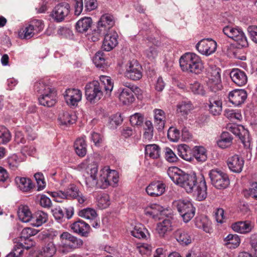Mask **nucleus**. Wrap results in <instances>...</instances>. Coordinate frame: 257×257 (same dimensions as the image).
<instances>
[{"label":"nucleus","mask_w":257,"mask_h":257,"mask_svg":"<svg viewBox=\"0 0 257 257\" xmlns=\"http://www.w3.org/2000/svg\"><path fill=\"white\" fill-rule=\"evenodd\" d=\"M147 233H148V230L142 224L136 225L133 230L131 231V234L133 236L139 239L146 238Z\"/></svg>","instance_id":"37998d69"},{"label":"nucleus","mask_w":257,"mask_h":257,"mask_svg":"<svg viewBox=\"0 0 257 257\" xmlns=\"http://www.w3.org/2000/svg\"><path fill=\"white\" fill-rule=\"evenodd\" d=\"M114 19L112 15L105 14L103 15L98 22L97 24L105 29L106 32H109L110 29L114 25Z\"/></svg>","instance_id":"7c9ffc66"},{"label":"nucleus","mask_w":257,"mask_h":257,"mask_svg":"<svg viewBox=\"0 0 257 257\" xmlns=\"http://www.w3.org/2000/svg\"><path fill=\"white\" fill-rule=\"evenodd\" d=\"M105 29L97 25L96 27L93 29L91 34L90 35V39L93 42H96L106 34Z\"/></svg>","instance_id":"de8ad7c7"},{"label":"nucleus","mask_w":257,"mask_h":257,"mask_svg":"<svg viewBox=\"0 0 257 257\" xmlns=\"http://www.w3.org/2000/svg\"><path fill=\"white\" fill-rule=\"evenodd\" d=\"M99 181L101 183L100 187L102 188H106L108 186L116 187L118 181V174L114 170L105 167L101 170Z\"/></svg>","instance_id":"20e7f679"},{"label":"nucleus","mask_w":257,"mask_h":257,"mask_svg":"<svg viewBox=\"0 0 257 257\" xmlns=\"http://www.w3.org/2000/svg\"><path fill=\"white\" fill-rule=\"evenodd\" d=\"M244 161L238 155H234L228 158L227 164L229 170L234 173H239L243 169Z\"/></svg>","instance_id":"b1692460"},{"label":"nucleus","mask_w":257,"mask_h":257,"mask_svg":"<svg viewBox=\"0 0 257 257\" xmlns=\"http://www.w3.org/2000/svg\"><path fill=\"white\" fill-rule=\"evenodd\" d=\"M253 228L254 223L250 220L239 221L231 224L234 231L244 234L250 232Z\"/></svg>","instance_id":"393cba45"},{"label":"nucleus","mask_w":257,"mask_h":257,"mask_svg":"<svg viewBox=\"0 0 257 257\" xmlns=\"http://www.w3.org/2000/svg\"><path fill=\"white\" fill-rule=\"evenodd\" d=\"M194 156L198 162H205L207 158L206 149L202 146L194 147Z\"/></svg>","instance_id":"3c124183"},{"label":"nucleus","mask_w":257,"mask_h":257,"mask_svg":"<svg viewBox=\"0 0 257 257\" xmlns=\"http://www.w3.org/2000/svg\"><path fill=\"white\" fill-rule=\"evenodd\" d=\"M154 123L158 131H162L165 126L166 117L165 112L160 109H155Z\"/></svg>","instance_id":"c756f323"},{"label":"nucleus","mask_w":257,"mask_h":257,"mask_svg":"<svg viewBox=\"0 0 257 257\" xmlns=\"http://www.w3.org/2000/svg\"><path fill=\"white\" fill-rule=\"evenodd\" d=\"M92 24V19L90 17H85L78 21L76 24L75 28L78 32L83 33L88 31Z\"/></svg>","instance_id":"2f4dec72"},{"label":"nucleus","mask_w":257,"mask_h":257,"mask_svg":"<svg viewBox=\"0 0 257 257\" xmlns=\"http://www.w3.org/2000/svg\"><path fill=\"white\" fill-rule=\"evenodd\" d=\"M170 211L164 208L162 206L154 204L147 207L145 210V213L146 215H150L153 218L159 217V215L166 216L168 215V212Z\"/></svg>","instance_id":"a878e982"},{"label":"nucleus","mask_w":257,"mask_h":257,"mask_svg":"<svg viewBox=\"0 0 257 257\" xmlns=\"http://www.w3.org/2000/svg\"><path fill=\"white\" fill-rule=\"evenodd\" d=\"M32 246L33 244L32 242L29 244V245H24L23 243H18L15 245L13 249L10 253H13V254H15V255L14 257H19L22 254L23 249L25 248L26 249H29Z\"/></svg>","instance_id":"4d7b16f0"},{"label":"nucleus","mask_w":257,"mask_h":257,"mask_svg":"<svg viewBox=\"0 0 257 257\" xmlns=\"http://www.w3.org/2000/svg\"><path fill=\"white\" fill-rule=\"evenodd\" d=\"M57 100V92L54 88L48 90L40 95L38 98L39 104L48 107L53 106L56 104Z\"/></svg>","instance_id":"6ab92c4d"},{"label":"nucleus","mask_w":257,"mask_h":257,"mask_svg":"<svg viewBox=\"0 0 257 257\" xmlns=\"http://www.w3.org/2000/svg\"><path fill=\"white\" fill-rule=\"evenodd\" d=\"M207 85L209 90L215 93L221 90L222 88L221 80H213L212 78H209Z\"/></svg>","instance_id":"5fc2aeb1"},{"label":"nucleus","mask_w":257,"mask_h":257,"mask_svg":"<svg viewBox=\"0 0 257 257\" xmlns=\"http://www.w3.org/2000/svg\"><path fill=\"white\" fill-rule=\"evenodd\" d=\"M48 218V215L47 213L38 210L33 214L32 223L34 226L39 227L45 223Z\"/></svg>","instance_id":"473e14b6"},{"label":"nucleus","mask_w":257,"mask_h":257,"mask_svg":"<svg viewBox=\"0 0 257 257\" xmlns=\"http://www.w3.org/2000/svg\"><path fill=\"white\" fill-rule=\"evenodd\" d=\"M179 63L183 71L195 74H200L204 68L200 57L193 53L187 52L183 55Z\"/></svg>","instance_id":"f03ea898"},{"label":"nucleus","mask_w":257,"mask_h":257,"mask_svg":"<svg viewBox=\"0 0 257 257\" xmlns=\"http://www.w3.org/2000/svg\"><path fill=\"white\" fill-rule=\"evenodd\" d=\"M165 156L166 160L170 163L175 162L178 160L177 156L169 148H165Z\"/></svg>","instance_id":"69168bd1"},{"label":"nucleus","mask_w":257,"mask_h":257,"mask_svg":"<svg viewBox=\"0 0 257 257\" xmlns=\"http://www.w3.org/2000/svg\"><path fill=\"white\" fill-rule=\"evenodd\" d=\"M100 80L106 93H110L113 87V84L110 78L106 76H101Z\"/></svg>","instance_id":"6e6d98bb"},{"label":"nucleus","mask_w":257,"mask_h":257,"mask_svg":"<svg viewBox=\"0 0 257 257\" xmlns=\"http://www.w3.org/2000/svg\"><path fill=\"white\" fill-rule=\"evenodd\" d=\"M192 104L190 101H182L177 105V112L182 115H187L192 109Z\"/></svg>","instance_id":"a18cd8bd"},{"label":"nucleus","mask_w":257,"mask_h":257,"mask_svg":"<svg viewBox=\"0 0 257 257\" xmlns=\"http://www.w3.org/2000/svg\"><path fill=\"white\" fill-rule=\"evenodd\" d=\"M217 43L211 39H203L196 45V49L198 51L206 56L213 53L216 49Z\"/></svg>","instance_id":"f8f14e48"},{"label":"nucleus","mask_w":257,"mask_h":257,"mask_svg":"<svg viewBox=\"0 0 257 257\" xmlns=\"http://www.w3.org/2000/svg\"><path fill=\"white\" fill-rule=\"evenodd\" d=\"M70 227L74 233L84 237H87L91 230L89 224L80 219L73 222Z\"/></svg>","instance_id":"aec40b11"},{"label":"nucleus","mask_w":257,"mask_h":257,"mask_svg":"<svg viewBox=\"0 0 257 257\" xmlns=\"http://www.w3.org/2000/svg\"><path fill=\"white\" fill-rule=\"evenodd\" d=\"M38 231L37 230L31 228L26 227L24 228L21 233L20 241H27L28 242H25V244L29 245L30 244L33 243L32 241L29 239V238L32 236L35 235L38 233ZM33 245V243H32Z\"/></svg>","instance_id":"f704fd0d"},{"label":"nucleus","mask_w":257,"mask_h":257,"mask_svg":"<svg viewBox=\"0 0 257 257\" xmlns=\"http://www.w3.org/2000/svg\"><path fill=\"white\" fill-rule=\"evenodd\" d=\"M97 205L100 209L107 208L110 204L108 194H98L96 197Z\"/></svg>","instance_id":"58836bf2"},{"label":"nucleus","mask_w":257,"mask_h":257,"mask_svg":"<svg viewBox=\"0 0 257 257\" xmlns=\"http://www.w3.org/2000/svg\"><path fill=\"white\" fill-rule=\"evenodd\" d=\"M78 215L81 217L90 220L94 218H97V213L94 209L91 208H86L80 210Z\"/></svg>","instance_id":"603ef678"},{"label":"nucleus","mask_w":257,"mask_h":257,"mask_svg":"<svg viewBox=\"0 0 257 257\" xmlns=\"http://www.w3.org/2000/svg\"><path fill=\"white\" fill-rule=\"evenodd\" d=\"M166 185L160 181L153 182L146 188V193H164L166 190Z\"/></svg>","instance_id":"c9c22d12"},{"label":"nucleus","mask_w":257,"mask_h":257,"mask_svg":"<svg viewBox=\"0 0 257 257\" xmlns=\"http://www.w3.org/2000/svg\"><path fill=\"white\" fill-rule=\"evenodd\" d=\"M177 208L184 222L187 223L194 216L195 208L190 201L179 200L177 203Z\"/></svg>","instance_id":"6e6552de"},{"label":"nucleus","mask_w":257,"mask_h":257,"mask_svg":"<svg viewBox=\"0 0 257 257\" xmlns=\"http://www.w3.org/2000/svg\"><path fill=\"white\" fill-rule=\"evenodd\" d=\"M173 235L177 242L183 246L188 245L194 240V236L191 231L184 228L176 229Z\"/></svg>","instance_id":"2eb2a0df"},{"label":"nucleus","mask_w":257,"mask_h":257,"mask_svg":"<svg viewBox=\"0 0 257 257\" xmlns=\"http://www.w3.org/2000/svg\"><path fill=\"white\" fill-rule=\"evenodd\" d=\"M70 6L66 2L57 5L52 11L50 16L56 22H61L70 13Z\"/></svg>","instance_id":"9b49d317"},{"label":"nucleus","mask_w":257,"mask_h":257,"mask_svg":"<svg viewBox=\"0 0 257 257\" xmlns=\"http://www.w3.org/2000/svg\"><path fill=\"white\" fill-rule=\"evenodd\" d=\"M232 140L233 138L229 133L224 132L221 134L217 145L220 148L225 149L231 145Z\"/></svg>","instance_id":"a19ab883"},{"label":"nucleus","mask_w":257,"mask_h":257,"mask_svg":"<svg viewBox=\"0 0 257 257\" xmlns=\"http://www.w3.org/2000/svg\"><path fill=\"white\" fill-rule=\"evenodd\" d=\"M142 67L140 63L135 60L130 61L125 66V77L134 80H140L143 76Z\"/></svg>","instance_id":"9d476101"},{"label":"nucleus","mask_w":257,"mask_h":257,"mask_svg":"<svg viewBox=\"0 0 257 257\" xmlns=\"http://www.w3.org/2000/svg\"><path fill=\"white\" fill-rule=\"evenodd\" d=\"M15 182L19 190L24 192H32L36 188V184L28 177L17 176Z\"/></svg>","instance_id":"412c9836"},{"label":"nucleus","mask_w":257,"mask_h":257,"mask_svg":"<svg viewBox=\"0 0 257 257\" xmlns=\"http://www.w3.org/2000/svg\"><path fill=\"white\" fill-rule=\"evenodd\" d=\"M130 121L132 125H141L144 121V116L141 113H136L131 116Z\"/></svg>","instance_id":"0e129e2a"},{"label":"nucleus","mask_w":257,"mask_h":257,"mask_svg":"<svg viewBox=\"0 0 257 257\" xmlns=\"http://www.w3.org/2000/svg\"><path fill=\"white\" fill-rule=\"evenodd\" d=\"M56 248L52 241L49 242L42 248L41 254L45 257H52L56 252Z\"/></svg>","instance_id":"49530a36"},{"label":"nucleus","mask_w":257,"mask_h":257,"mask_svg":"<svg viewBox=\"0 0 257 257\" xmlns=\"http://www.w3.org/2000/svg\"><path fill=\"white\" fill-rule=\"evenodd\" d=\"M165 217V218L157 224L156 231L160 237H164L173 230V214L170 211Z\"/></svg>","instance_id":"4468645a"},{"label":"nucleus","mask_w":257,"mask_h":257,"mask_svg":"<svg viewBox=\"0 0 257 257\" xmlns=\"http://www.w3.org/2000/svg\"><path fill=\"white\" fill-rule=\"evenodd\" d=\"M64 96L66 103L69 106L75 107L81 100L82 92L78 89L68 88L66 90Z\"/></svg>","instance_id":"f3484780"},{"label":"nucleus","mask_w":257,"mask_h":257,"mask_svg":"<svg viewBox=\"0 0 257 257\" xmlns=\"http://www.w3.org/2000/svg\"><path fill=\"white\" fill-rule=\"evenodd\" d=\"M87 145L85 142V140L84 138H80L77 139L74 144V147L76 153L79 156L83 157L87 152Z\"/></svg>","instance_id":"72a5a7b5"},{"label":"nucleus","mask_w":257,"mask_h":257,"mask_svg":"<svg viewBox=\"0 0 257 257\" xmlns=\"http://www.w3.org/2000/svg\"><path fill=\"white\" fill-rule=\"evenodd\" d=\"M250 244L251 246V251L255 256H257V233H254L250 235Z\"/></svg>","instance_id":"338daca9"},{"label":"nucleus","mask_w":257,"mask_h":257,"mask_svg":"<svg viewBox=\"0 0 257 257\" xmlns=\"http://www.w3.org/2000/svg\"><path fill=\"white\" fill-rule=\"evenodd\" d=\"M209 111L213 115H219L222 111V101L213 98L209 99Z\"/></svg>","instance_id":"4c0bfd02"},{"label":"nucleus","mask_w":257,"mask_h":257,"mask_svg":"<svg viewBox=\"0 0 257 257\" xmlns=\"http://www.w3.org/2000/svg\"><path fill=\"white\" fill-rule=\"evenodd\" d=\"M52 88L48 85L46 84L43 80H40L35 82L34 84V90L40 95L46 92Z\"/></svg>","instance_id":"864d4df0"},{"label":"nucleus","mask_w":257,"mask_h":257,"mask_svg":"<svg viewBox=\"0 0 257 257\" xmlns=\"http://www.w3.org/2000/svg\"><path fill=\"white\" fill-rule=\"evenodd\" d=\"M247 31L252 41L257 44V26H249L247 28Z\"/></svg>","instance_id":"774afa93"},{"label":"nucleus","mask_w":257,"mask_h":257,"mask_svg":"<svg viewBox=\"0 0 257 257\" xmlns=\"http://www.w3.org/2000/svg\"><path fill=\"white\" fill-rule=\"evenodd\" d=\"M229 101L235 106L243 103L247 98L246 91L243 89H234L228 94Z\"/></svg>","instance_id":"5701e85b"},{"label":"nucleus","mask_w":257,"mask_h":257,"mask_svg":"<svg viewBox=\"0 0 257 257\" xmlns=\"http://www.w3.org/2000/svg\"><path fill=\"white\" fill-rule=\"evenodd\" d=\"M190 89L192 92L195 94L204 96L205 94V91L198 82L195 81L193 83L190 84Z\"/></svg>","instance_id":"052dcab7"},{"label":"nucleus","mask_w":257,"mask_h":257,"mask_svg":"<svg viewBox=\"0 0 257 257\" xmlns=\"http://www.w3.org/2000/svg\"><path fill=\"white\" fill-rule=\"evenodd\" d=\"M93 62L97 67H102L105 64V59L104 53L102 51L97 52L93 58Z\"/></svg>","instance_id":"680f3d73"},{"label":"nucleus","mask_w":257,"mask_h":257,"mask_svg":"<svg viewBox=\"0 0 257 257\" xmlns=\"http://www.w3.org/2000/svg\"><path fill=\"white\" fill-rule=\"evenodd\" d=\"M43 28L44 24L41 20H34L22 32H19V36L21 39H29L39 33Z\"/></svg>","instance_id":"1a4fd4ad"},{"label":"nucleus","mask_w":257,"mask_h":257,"mask_svg":"<svg viewBox=\"0 0 257 257\" xmlns=\"http://www.w3.org/2000/svg\"><path fill=\"white\" fill-rule=\"evenodd\" d=\"M145 127V132L144 134V137L146 140H151L153 137V130L154 127L152 123L150 120L146 121Z\"/></svg>","instance_id":"13d9d810"},{"label":"nucleus","mask_w":257,"mask_h":257,"mask_svg":"<svg viewBox=\"0 0 257 257\" xmlns=\"http://www.w3.org/2000/svg\"><path fill=\"white\" fill-rule=\"evenodd\" d=\"M212 184L218 189L226 188L230 181L228 175L221 171L212 170L209 173Z\"/></svg>","instance_id":"0eeeda50"},{"label":"nucleus","mask_w":257,"mask_h":257,"mask_svg":"<svg viewBox=\"0 0 257 257\" xmlns=\"http://www.w3.org/2000/svg\"><path fill=\"white\" fill-rule=\"evenodd\" d=\"M75 11L74 14L79 16L82 12L83 7L86 12H90L97 8L98 4L97 0H72Z\"/></svg>","instance_id":"ddd939ff"},{"label":"nucleus","mask_w":257,"mask_h":257,"mask_svg":"<svg viewBox=\"0 0 257 257\" xmlns=\"http://www.w3.org/2000/svg\"><path fill=\"white\" fill-rule=\"evenodd\" d=\"M178 155L183 159L191 161L192 157L190 155V149L188 146L185 144L179 145L177 148Z\"/></svg>","instance_id":"79ce46f5"},{"label":"nucleus","mask_w":257,"mask_h":257,"mask_svg":"<svg viewBox=\"0 0 257 257\" xmlns=\"http://www.w3.org/2000/svg\"><path fill=\"white\" fill-rule=\"evenodd\" d=\"M223 32L236 42V48L240 49L248 46L247 38L241 28L227 26L223 28Z\"/></svg>","instance_id":"7ed1b4c3"},{"label":"nucleus","mask_w":257,"mask_h":257,"mask_svg":"<svg viewBox=\"0 0 257 257\" xmlns=\"http://www.w3.org/2000/svg\"><path fill=\"white\" fill-rule=\"evenodd\" d=\"M12 135L10 131L5 126L0 125V144L5 145L11 140Z\"/></svg>","instance_id":"8fccbe9b"},{"label":"nucleus","mask_w":257,"mask_h":257,"mask_svg":"<svg viewBox=\"0 0 257 257\" xmlns=\"http://www.w3.org/2000/svg\"><path fill=\"white\" fill-rule=\"evenodd\" d=\"M224 241L226 242V245H229L230 248H235L237 247L240 244V239L238 235L237 234H228L225 238Z\"/></svg>","instance_id":"09e8293b"},{"label":"nucleus","mask_w":257,"mask_h":257,"mask_svg":"<svg viewBox=\"0 0 257 257\" xmlns=\"http://www.w3.org/2000/svg\"><path fill=\"white\" fill-rule=\"evenodd\" d=\"M118 91L120 92L119 99L123 104H130L135 100L134 93L136 91L122 87H120Z\"/></svg>","instance_id":"c85d7f7f"},{"label":"nucleus","mask_w":257,"mask_h":257,"mask_svg":"<svg viewBox=\"0 0 257 257\" xmlns=\"http://www.w3.org/2000/svg\"><path fill=\"white\" fill-rule=\"evenodd\" d=\"M19 219L24 222H28L30 221L32 222V215L31 212L27 206H23L18 211Z\"/></svg>","instance_id":"c03bdc74"},{"label":"nucleus","mask_w":257,"mask_h":257,"mask_svg":"<svg viewBox=\"0 0 257 257\" xmlns=\"http://www.w3.org/2000/svg\"><path fill=\"white\" fill-rule=\"evenodd\" d=\"M53 216L55 219L60 223L65 221L64 212L63 209L60 207H57L52 210Z\"/></svg>","instance_id":"bf43d9fd"},{"label":"nucleus","mask_w":257,"mask_h":257,"mask_svg":"<svg viewBox=\"0 0 257 257\" xmlns=\"http://www.w3.org/2000/svg\"><path fill=\"white\" fill-rule=\"evenodd\" d=\"M76 117V115H72L67 111H63L59 114L58 120L61 124L68 125L74 123Z\"/></svg>","instance_id":"e433bc0d"},{"label":"nucleus","mask_w":257,"mask_h":257,"mask_svg":"<svg viewBox=\"0 0 257 257\" xmlns=\"http://www.w3.org/2000/svg\"><path fill=\"white\" fill-rule=\"evenodd\" d=\"M102 87L97 81L88 83L85 87L87 100L91 103H94L100 100L103 95Z\"/></svg>","instance_id":"39448f33"},{"label":"nucleus","mask_w":257,"mask_h":257,"mask_svg":"<svg viewBox=\"0 0 257 257\" xmlns=\"http://www.w3.org/2000/svg\"><path fill=\"white\" fill-rule=\"evenodd\" d=\"M80 166L82 168L86 169L88 174L90 175L86 179V185L90 186L96 183L98 165L97 163L94 161V158L91 157L86 159L80 164Z\"/></svg>","instance_id":"423d86ee"},{"label":"nucleus","mask_w":257,"mask_h":257,"mask_svg":"<svg viewBox=\"0 0 257 257\" xmlns=\"http://www.w3.org/2000/svg\"><path fill=\"white\" fill-rule=\"evenodd\" d=\"M167 173L172 181L184 188L187 193L193 191L206 193L207 185L204 176H202L199 182L197 183L195 175L186 174L177 167L169 168Z\"/></svg>","instance_id":"f257e3e1"},{"label":"nucleus","mask_w":257,"mask_h":257,"mask_svg":"<svg viewBox=\"0 0 257 257\" xmlns=\"http://www.w3.org/2000/svg\"><path fill=\"white\" fill-rule=\"evenodd\" d=\"M229 130L234 135L238 136L245 148L250 147L251 139L248 130L245 129L242 125L237 126L235 124L231 125L229 127Z\"/></svg>","instance_id":"dca6fc26"},{"label":"nucleus","mask_w":257,"mask_h":257,"mask_svg":"<svg viewBox=\"0 0 257 257\" xmlns=\"http://www.w3.org/2000/svg\"><path fill=\"white\" fill-rule=\"evenodd\" d=\"M167 136L170 141L177 142L180 139V133L179 130L171 127L168 131Z\"/></svg>","instance_id":"e2e57ef3"},{"label":"nucleus","mask_w":257,"mask_h":257,"mask_svg":"<svg viewBox=\"0 0 257 257\" xmlns=\"http://www.w3.org/2000/svg\"><path fill=\"white\" fill-rule=\"evenodd\" d=\"M145 154L152 159H157L160 156V148L156 144L147 145L145 147Z\"/></svg>","instance_id":"ea45409f"},{"label":"nucleus","mask_w":257,"mask_h":257,"mask_svg":"<svg viewBox=\"0 0 257 257\" xmlns=\"http://www.w3.org/2000/svg\"><path fill=\"white\" fill-rule=\"evenodd\" d=\"M118 37L115 31L107 32L104 36L102 48L107 52L113 49L118 44Z\"/></svg>","instance_id":"4be33fe9"},{"label":"nucleus","mask_w":257,"mask_h":257,"mask_svg":"<svg viewBox=\"0 0 257 257\" xmlns=\"http://www.w3.org/2000/svg\"><path fill=\"white\" fill-rule=\"evenodd\" d=\"M60 237L62 244L66 247L76 248L83 244L81 239L78 238L68 232H63Z\"/></svg>","instance_id":"a211bd4d"},{"label":"nucleus","mask_w":257,"mask_h":257,"mask_svg":"<svg viewBox=\"0 0 257 257\" xmlns=\"http://www.w3.org/2000/svg\"><path fill=\"white\" fill-rule=\"evenodd\" d=\"M230 77L232 81L238 86H243L247 81L246 73L239 69H232L230 73Z\"/></svg>","instance_id":"bb28decb"},{"label":"nucleus","mask_w":257,"mask_h":257,"mask_svg":"<svg viewBox=\"0 0 257 257\" xmlns=\"http://www.w3.org/2000/svg\"><path fill=\"white\" fill-rule=\"evenodd\" d=\"M195 225L197 228L201 229L207 233H210L212 230L211 222L205 215L197 216L195 218Z\"/></svg>","instance_id":"cd10ccee"}]
</instances>
